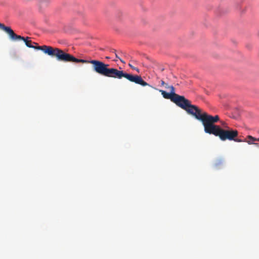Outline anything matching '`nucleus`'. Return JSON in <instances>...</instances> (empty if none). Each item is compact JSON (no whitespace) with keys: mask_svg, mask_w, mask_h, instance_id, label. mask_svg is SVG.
I'll use <instances>...</instances> for the list:
<instances>
[{"mask_svg":"<svg viewBox=\"0 0 259 259\" xmlns=\"http://www.w3.org/2000/svg\"><path fill=\"white\" fill-rule=\"evenodd\" d=\"M70 62L76 63H90L93 65L94 71L101 75L117 79H121L122 77H124L131 82L140 84L143 87L148 85L153 89H156V88L145 81L141 76L128 74L122 70H118L116 68H109V64H105L102 61L96 60H87L79 59L76 58L72 55Z\"/></svg>","mask_w":259,"mask_h":259,"instance_id":"obj_1","label":"nucleus"},{"mask_svg":"<svg viewBox=\"0 0 259 259\" xmlns=\"http://www.w3.org/2000/svg\"><path fill=\"white\" fill-rule=\"evenodd\" d=\"M0 29L4 31L9 36V38L12 41L23 40L26 46L30 48H33L37 50L42 51L45 54L48 55L52 57H56L59 61L64 62H70L72 55L64 52L63 50L58 48H54L51 46L43 45L41 46H34L31 45L32 43L37 45L36 42H32L29 37L26 38L16 34L13 30L9 26H6L4 24L0 23Z\"/></svg>","mask_w":259,"mask_h":259,"instance_id":"obj_2","label":"nucleus"},{"mask_svg":"<svg viewBox=\"0 0 259 259\" xmlns=\"http://www.w3.org/2000/svg\"><path fill=\"white\" fill-rule=\"evenodd\" d=\"M219 120V115L212 116L207 113L202 122L205 133L219 137L223 141L227 140L232 141L234 140V138L238 137L237 130L230 128L228 126H224V128H223L220 125L215 124V123Z\"/></svg>","mask_w":259,"mask_h":259,"instance_id":"obj_3","label":"nucleus"},{"mask_svg":"<svg viewBox=\"0 0 259 259\" xmlns=\"http://www.w3.org/2000/svg\"><path fill=\"white\" fill-rule=\"evenodd\" d=\"M175 99L176 101L174 100L172 102L201 122L207 114V113L202 111L197 106L191 104V101L186 99L184 96H181V98L176 97Z\"/></svg>","mask_w":259,"mask_h":259,"instance_id":"obj_4","label":"nucleus"},{"mask_svg":"<svg viewBox=\"0 0 259 259\" xmlns=\"http://www.w3.org/2000/svg\"><path fill=\"white\" fill-rule=\"evenodd\" d=\"M159 91L161 93V95L163 96L164 98L166 99H170L172 102H173L174 100L176 101V99H175L172 96V95H171L170 93H167L166 92L162 90H159Z\"/></svg>","mask_w":259,"mask_h":259,"instance_id":"obj_5","label":"nucleus"},{"mask_svg":"<svg viewBox=\"0 0 259 259\" xmlns=\"http://www.w3.org/2000/svg\"><path fill=\"white\" fill-rule=\"evenodd\" d=\"M247 138L248 139V141H246L245 142H247L248 144H253L256 146H258L257 143H253V142L257 141V139L252 137L251 136H248L247 137Z\"/></svg>","mask_w":259,"mask_h":259,"instance_id":"obj_6","label":"nucleus"},{"mask_svg":"<svg viewBox=\"0 0 259 259\" xmlns=\"http://www.w3.org/2000/svg\"><path fill=\"white\" fill-rule=\"evenodd\" d=\"M168 88H169V89H170V93L171 94V95H172V96L175 98H181V96L179 95H178L177 94L175 93V88L172 86V85H170V87H168Z\"/></svg>","mask_w":259,"mask_h":259,"instance_id":"obj_7","label":"nucleus"},{"mask_svg":"<svg viewBox=\"0 0 259 259\" xmlns=\"http://www.w3.org/2000/svg\"><path fill=\"white\" fill-rule=\"evenodd\" d=\"M50 0H41L40 3V5L42 7L47 6L50 3Z\"/></svg>","mask_w":259,"mask_h":259,"instance_id":"obj_8","label":"nucleus"},{"mask_svg":"<svg viewBox=\"0 0 259 259\" xmlns=\"http://www.w3.org/2000/svg\"><path fill=\"white\" fill-rule=\"evenodd\" d=\"M232 141H234L235 142H245L246 141V139H245V140H241L240 139H238L237 138H234V140H233Z\"/></svg>","mask_w":259,"mask_h":259,"instance_id":"obj_9","label":"nucleus"},{"mask_svg":"<svg viewBox=\"0 0 259 259\" xmlns=\"http://www.w3.org/2000/svg\"><path fill=\"white\" fill-rule=\"evenodd\" d=\"M128 66L130 67L132 69H136V67H134L131 63L128 64Z\"/></svg>","mask_w":259,"mask_h":259,"instance_id":"obj_10","label":"nucleus"},{"mask_svg":"<svg viewBox=\"0 0 259 259\" xmlns=\"http://www.w3.org/2000/svg\"><path fill=\"white\" fill-rule=\"evenodd\" d=\"M111 52H114V53H115V56H116V57L117 58H118V59H119V58L118 57V56L117 54L115 53V50L112 49V50H111Z\"/></svg>","mask_w":259,"mask_h":259,"instance_id":"obj_11","label":"nucleus"},{"mask_svg":"<svg viewBox=\"0 0 259 259\" xmlns=\"http://www.w3.org/2000/svg\"><path fill=\"white\" fill-rule=\"evenodd\" d=\"M221 124L224 127V126H228L227 124L226 123H225V122H222Z\"/></svg>","mask_w":259,"mask_h":259,"instance_id":"obj_12","label":"nucleus"},{"mask_svg":"<svg viewBox=\"0 0 259 259\" xmlns=\"http://www.w3.org/2000/svg\"><path fill=\"white\" fill-rule=\"evenodd\" d=\"M161 85H165L166 83L164 82V81L161 80Z\"/></svg>","mask_w":259,"mask_h":259,"instance_id":"obj_13","label":"nucleus"},{"mask_svg":"<svg viewBox=\"0 0 259 259\" xmlns=\"http://www.w3.org/2000/svg\"><path fill=\"white\" fill-rule=\"evenodd\" d=\"M119 59L120 60V61H121L122 63H123V64H125V62L123 60H122V59H121L120 58H119Z\"/></svg>","mask_w":259,"mask_h":259,"instance_id":"obj_14","label":"nucleus"},{"mask_svg":"<svg viewBox=\"0 0 259 259\" xmlns=\"http://www.w3.org/2000/svg\"><path fill=\"white\" fill-rule=\"evenodd\" d=\"M168 87H170L169 85H168L167 84H165V88L166 89H169V88H168Z\"/></svg>","mask_w":259,"mask_h":259,"instance_id":"obj_15","label":"nucleus"},{"mask_svg":"<svg viewBox=\"0 0 259 259\" xmlns=\"http://www.w3.org/2000/svg\"><path fill=\"white\" fill-rule=\"evenodd\" d=\"M136 71H137L138 72H140L139 69L138 68H136V69H135Z\"/></svg>","mask_w":259,"mask_h":259,"instance_id":"obj_16","label":"nucleus"},{"mask_svg":"<svg viewBox=\"0 0 259 259\" xmlns=\"http://www.w3.org/2000/svg\"><path fill=\"white\" fill-rule=\"evenodd\" d=\"M106 59H110V57H106Z\"/></svg>","mask_w":259,"mask_h":259,"instance_id":"obj_17","label":"nucleus"},{"mask_svg":"<svg viewBox=\"0 0 259 259\" xmlns=\"http://www.w3.org/2000/svg\"><path fill=\"white\" fill-rule=\"evenodd\" d=\"M257 141H259V138H258V139H257Z\"/></svg>","mask_w":259,"mask_h":259,"instance_id":"obj_18","label":"nucleus"}]
</instances>
